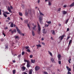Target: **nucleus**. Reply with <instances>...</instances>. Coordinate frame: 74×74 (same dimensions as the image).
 I'll return each instance as SVG.
<instances>
[{
  "label": "nucleus",
  "mask_w": 74,
  "mask_h": 74,
  "mask_svg": "<svg viewBox=\"0 0 74 74\" xmlns=\"http://www.w3.org/2000/svg\"><path fill=\"white\" fill-rule=\"evenodd\" d=\"M19 14L20 16H22V13L19 12Z\"/></svg>",
  "instance_id": "32"
},
{
  "label": "nucleus",
  "mask_w": 74,
  "mask_h": 74,
  "mask_svg": "<svg viewBox=\"0 0 74 74\" xmlns=\"http://www.w3.org/2000/svg\"><path fill=\"white\" fill-rule=\"evenodd\" d=\"M24 61L25 62H27V68H29V67H31V66L30 65V61L29 60H24Z\"/></svg>",
  "instance_id": "3"
},
{
  "label": "nucleus",
  "mask_w": 74,
  "mask_h": 74,
  "mask_svg": "<svg viewBox=\"0 0 74 74\" xmlns=\"http://www.w3.org/2000/svg\"><path fill=\"white\" fill-rule=\"evenodd\" d=\"M7 19L9 21H10L11 20V18H10V17H8L7 18Z\"/></svg>",
  "instance_id": "40"
},
{
  "label": "nucleus",
  "mask_w": 74,
  "mask_h": 74,
  "mask_svg": "<svg viewBox=\"0 0 74 74\" xmlns=\"http://www.w3.org/2000/svg\"><path fill=\"white\" fill-rule=\"evenodd\" d=\"M47 33V29H44L43 33V34H46V33Z\"/></svg>",
  "instance_id": "6"
},
{
  "label": "nucleus",
  "mask_w": 74,
  "mask_h": 74,
  "mask_svg": "<svg viewBox=\"0 0 74 74\" xmlns=\"http://www.w3.org/2000/svg\"><path fill=\"white\" fill-rule=\"evenodd\" d=\"M58 62L59 64H61V61H58Z\"/></svg>",
  "instance_id": "41"
},
{
  "label": "nucleus",
  "mask_w": 74,
  "mask_h": 74,
  "mask_svg": "<svg viewBox=\"0 0 74 74\" xmlns=\"http://www.w3.org/2000/svg\"><path fill=\"white\" fill-rule=\"evenodd\" d=\"M67 74H71V73L69 71H68Z\"/></svg>",
  "instance_id": "49"
},
{
  "label": "nucleus",
  "mask_w": 74,
  "mask_h": 74,
  "mask_svg": "<svg viewBox=\"0 0 74 74\" xmlns=\"http://www.w3.org/2000/svg\"><path fill=\"white\" fill-rule=\"evenodd\" d=\"M36 47H41V45L40 44L38 45H36Z\"/></svg>",
  "instance_id": "22"
},
{
  "label": "nucleus",
  "mask_w": 74,
  "mask_h": 74,
  "mask_svg": "<svg viewBox=\"0 0 74 74\" xmlns=\"http://www.w3.org/2000/svg\"><path fill=\"white\" fill-rule=\"evenodd\" d=\"M66 67L67 70L69 69V67L68 66H66Z\"/></svg>",
  "instance_id": "59"
},
{
  "label": "nucleus",
  "mask_w": 74,
  "mask_h": 74,
  "mask_svg": "<svg viewBox=\"0 0 74 74\" xmlns=\"http://www.w3.org/2000/svg\"><path fill=\"white\" fill-rule=\"evenodd\" d=\"M47 22L48 24H51V21H47Z\"/></svg>",
  "instance_id": "29"
},
{
  "label": "nucleus",
  "mask_w": 74,
  "mask_h": 74,
  "mask_svg": "<svg viewBox=\"0 0 74 74\" xmlns=\"http://www.w3.org/2000/svg\"><path fill=\"white\" fill-rule=\"evenodd\" d=\"M21 56V54H19L18 56V58H19Z\"/></svg>",
  "instance_id": "38"
},
{
  "label": "nucleus",
  "mask_w": 74,
  "mask_h": 74,
  "mask_svg": "<svg viewBox=\"0 0 74 74\" xmlns=\"http://www.w3.org/2000/svg\"><path fill=\"white\" fill-rule=\"evenodd\" d=\"M69 48H70V45H69L67 47L68 49H69Z\"/></svg>",
  "instance_id": "48"
},
{
  "label": "nucleus",
  "mask_w": 74,
  "mask_h": 74,
  "mask_svg": "<svg viewBox=\"0 0 74 74\" xmlns=\"http://www.w3.org/2000/svg\"><path fill=\"white\" fill-rule=\"evenodd\" d=\"M5 47V48H6L7 49H8V46H6Z\"/></svg>",
  "instance_id": "64"
},
{
  "label": "nucleus",
  "mask_w": 74,
  "mask_h": 74,
  "mask_svg": "<svg viewBox=\"0 0 74 74\" xmlns=\"http://www.w3.org/2000/svg\"><path fill=\"white\" fill-rule=\"evenodd\" d=\"M1 41L2 42H3V41H4V39L2 38L1 39Z\"/></svg>",
  "instance_id": "43"
},
{
  "label": "nucleus",
  "mask_w": 74,
  "mask_h": 74,
  "mask_svg": "<svg viewBox=\"0 0 74 74\" xmlns=\"http://www.w3.org/2000/svg\"><path fill=\"white\" fill-rule=\"evenodd\" d=\"M58 60H61V59H60V58H61V55H60V54L58 55Z\"/></svg>",
  "instance_id": "8"
},
{
  "label": "nucleus",
  "mask_w": 74,
  "mask_h": 74,
  "mask_svg": "<svg viewBox=\"0 0 74 74\" xmlns=\"http://www.w3.org/2000/svg\"><path fill=\"white\" fill-rule=\"evenodd\" d=\"M51 2L49 1V5H51Z\"/></svg>",
  "instance_id": "39"
},
{
  "label": "nucleus",
  "mask_w": 74,
  "mask_h": 74,
  "mask_svg": "<svg viewBox=\"0 0 74 74\" xmlns=\"http://www.w3.org/2000/svg\"><path fill=\"white\" fill-rule=\"evenodd\" d=\"M67 7V5H64L63 6V7L64 8H66V7Z\"/></svg>",
  "instance_id": "51"
},
{
  "label": "nucleus",
  "mask_w": 74,
  "mask_h": 74,
  "mask_svg": "<svg viewBox=\"0 0 74 74\" xmlns=\"http://www.w3.org/2000/svg\"><path fill=\"white\" fill-rule=\"evenodd\" d=\"M12 62L13 63H15V62H16L15 60H13Z\"/></svg>",
  "instance_id": "58"
},
{
  "label": "nucleus",
  "mask_w": 74,
  "mask_h": 74,
  "mask_svg": "<svg viewBox=\"0 0 74 74\" xmlns=\"http://www.w3.org/2000/svg\"><path fill=\"white\" fill-rule=\"evenodd\" d=\"M24 54H25V52L23 51L22 53V55H24Z\"/></svg>",
  "instance_id": "44"
},
{
  "label": "nucleus",
  "mask_w": 74,
  "mask_h": 74,
  "mask_svg": "<svg viewBox=\"0 0 74 74\" xmlns=\"http://www.w3.org/2000/svg\"><path fill=\"white\" fill-rule=\"evenodd\" d=\"M3 16H4L5 17V18H7V15H6L5 14V13H3Z\"/></svg>",
  "instance_id": "21"
},
{
  "label": "nucleus",
  "mask_w": 74,
  "mask_h": 74,
  "mask_svg": "<svg viewBox=\"0 0 74 74\" xmlns=\"http://www.w3.org/2000/svg\"><path fill=\"white\" fill-rule=\"evenodd\" d=\"M67 70H68V71H71V69L69 68Z\"/></svg>",
  "instance_id": "42"
},
{
  "label": "nucleus",
  "mask_w": 74,
  "mask_h": 74,
  "mask_svg": "<svg viewBox=\"0 0 74 74\" xmlns=\"http://www.w3.org/2000/svg\"><path fill=\"white\" fill-rule=\"evenodd\" d=\"M65 36V35H63L62 36H60L59 38V39L60 41H62L63 39V38H64V37Z\"/></svg>",
  "instance_id": "4"
},
{
  "label": "nucleus",
  "mask_w": 74,
  "mask_h": 74,
  "mask_svg": "<svg viewBox=\"0 0 74 74\" xmlns=\"http://www.w3.org/2000/svg\"><path fill=\"white\" fill-rule=\"evenodd\" d=\"M24 23H28V21L25 20L24 21Z\"/></svg>",
  "instance_id": "31"
},
{
  "label": "nucleus",
  "mask_w": 74,
  "mask_h": 74,
  "mask_svg": "<svg viewBox=\"0 0 74 74\" xmlns=\"http://www.w3.org/2000/svg\"><path fill=\"white\" fill-rule=\"evenodd\" d=\"M74 2L72 3L70 5V7H74Z\"/></svg>",
  "instance_id": "12"
},
{
  "label": "nucleus",
  "mask_w": 74,
  "mask_h": 74,
  "mask_svg": "<svg viewBox=\"0 0 74 74\" xmlns=\"http://www.w3.org/2000/svg\"><path fill=\"white\" fill-rule=\"evenodd\" d=\"M26 49H28V48H29V46H26L25 47Z\"/></svg>",
  "instance_id": "28"
},
{
  "label": "nucleus",
  "mask_w": 74,
  "mask_h": 74,
  "mask_svg": "<svg viewBox=\"0 0 74 74\" xmlns=\"http://www.w3.org/2000/svg\"><path fill=\"white\" fill-rule=\"evenodd\" d=\"M10 26L11 27H14V23H11Z\"/></svg>",
  "instance_id": "18"
},
{
  "label": "nucleus",
  "mask_w": 74,
  "mask_h": 74,
  "mask_svg": "<svg viewBox=\"0 0 74 74\" xmlns=\"http://www.w3.org/2000/svg\"><path fill=\"white\" fill-rule=\"evenodd\" d=\"M32 29H33V30H35V29H36V28H35L34 27H33Z\"/></svg>",
  "instance_id": "62"
},
{
  "label": "nucleus",
  "mask_w": 74,
  "mask_h": 74,
  "mask_svg": "<svg viewBox=\"0 0 74 74\" xmlns=\"http://www.w3.org/2000/svg\"><path fill=\"white\" fill-rule=\"evenodd\" d=\"M70 38V36H68L67 38V40H69V39Z\"/></svg>",
  "instance_id": "61"
},
{
  "label": "nucleus",
  "mask_w": 74,
  "mask_h": 74,
  "mask_svg": "<svg viewBox=\"0 0 74 74\" xmlns=\"http://www.w3.org/2000/svg\"><path fill=\"white\" fill-rule=\"evenodd\" d=\"M28 15V12H27V11H25V16H27Z\"/></svg>",
  "instance_id": "25"
},
{
  "label": "nucleus",
  "mask_w": 74,
  "mask_h": 74,
  "mask_svg": "<svg viewBox=\"0 0 74 74\" xmlns=\"http://www.w3.org/2000/svg\"><path fill=\"white\" fill-rule=\"evenodd\" d=\"M62 12L64 15H66L67 14V12L65 11H62Z\"/></svg>",
  "instance_id": "11"
},
{
  "label": "nucleus",
  "mask_w": 74,
  "mask_h": 74,
  "mask_svg": "<svg viewBox=\"0 0 74 74\" xmlns=\"http://www.w3.org/2000/svg\"><path fill=\"white\" fill-rule=\"evenodd\" d=\"M39 21L40 22V23L41 24H42L43 23V22H42V21L43 20V17L42 16H39Z\"/></svg>",
  "instance_id": "2"
},
{
  "label": "nucleus",
  "mask_w": 74,
  "mask_h": 74,
  "mask_svg": "<svg viewBox=\"0 0 74 74\" xmlns=\"http://www.w3.org/2000/svg\"><path fill=\"white\" fill-rule=\"evenodd\" d=\"M32 33L33 36H35V34L34 33V31H32Z\"/></svg>",
  "instance_id": "20"
},
{
  "label": "nucleus",
  "mask_w": 74,
  "mask_h": 74,
  "mask_svg": "<svg viewBox=\"0 0 74 74\" xmlns=\"http://www.w3.org/2000/svg\"><path fill=\"white\" fill-rule=\"evenodd\" d=\"M40 0H38V3H40Z\"/></svg>",
  "instance_id": "57"
},
{
  "label": "nucleus",
  "mask_w": 74,
  "mask_h": 74,
  "mask_svg": "<svg viewBox=\"0 0 74 74\" xmlns=\"http://www.w3.org/2000/svg\"><path fill=\"white\" fill-rule=\"evenodd\" d=\"M71 60V58L69 59L68 60V62H69L70 64L71 63V62H70Z\"/></svg>",
  "instance_id": "23"
},
{
  "label": "nucleus",
  "mask_w": 74,
  "mask_h": 74,
  "mask_svg": "<svg viewBox=\"0 0 74 74\" xmlns=\"http://www.w3.org/2000/svg\"><path fill=\"white\" fill-rule=\"evenodd\" d=\"M60 10H61V8H59L58 9V11H60Z\"/></svg>",
  "instance_id": "47"
},
{
  "label": "nucleus",
  "mask_w": 74,
  "mask_h": 74,
  "mask_svg": "<svg viewBox=\"0 0 74 74\" xmlns=\"http://www.w3.org/2000/svg\"><path fill=\"white\" fill-rule=\"evenodd\" d=\"M28 10L29 14L30 15H31L32 14V12H31V9H28Z\"/></svg>",
  "instance_id": "15"
},
{
  "label": "nucleus",
  "mask_w": 74,
  "mask_h": 74,
  "mask_svg": "<svg viewBox=\"0 0 74 74\" xmlns=\"http://www.w3.org/2000/svg\"><path fill=\"white\" fill-rule=\"evenodd\" d=\"M44 74H48V73L46 71H45L44 72Z\"/></svg>",
  "instance_id": "56"
},
{
  "label": "nucleus",
  "mask_w": 74,
  "mask_h": 74,
  "mask_svg": "<svg viewBox=\"0 0 74 74\" xmlns=\"http://www.w3.org/2000/svg\"><path fill=\"white\" fill-rule=\"evenodd\" d=\"M38 25V34H40L41 33V27H40V25L38 24V23H37Z\"/></svg>",
  "instance_id": "1"
},
{
  "label": "nucleus",
  "mask_w": 74,
  "mask_h": 74,
  "mask_svg": "<svg viewBox=\"0 0 74 74\" xmlns=\"http://www.w3.org/2000/svg\"><path fill=\"white\" fill-rule=\"evenodd\" d=\"M27 51L29 52H30V50L29 49H27Z\"/></svg>",
  "instance_id": "45"
},
{
  "label": "nucleus",
  "mask_w": 74,
  "mask_h": 74,
  "mask_svg": "<svg viewBox=\"0 0 74 74\" xmlns=\"http://www.w3.org/2000/svg\"><path fill=\"white\" fill-rule=\"evenodd\" d=\"M31 61L32 63H34L36 62V60H33L32 59H31Z\"/></svg>",
  "instance_id": "13"
},
{
  "label": "nucleus",
  "mask_w": 74,
  "mask_h": 74,
  "mask_svg": "<svg viewBox=\"0 0 74 74\" xmlns=\"http://www.w3.org/2000/svg\"><path fill=\"white\" fill-rule=\"evenodd\" d=\"M40 69V67L38 66H36L35 67V71H38Z\"/></svg>",
  "instance_id": "5"
},
{
  "label": "nucleus",
  "mask_w": 74,
  "mask_h": 74,
  "mask_svg": "<svg viewBox=\"0 0 74 74\" xmlns=\"http://www.w3.org/2000/svg\"><path fill=\"white\" fill-rule=\"evenodd\" d=\"M11 33L12 34H13V33H16V29H14L12 31Z\"/></svg>",
  "instance_id": "9"
},
{
  "label": "nucleus",
  "mask_w": 74,
  "mask_h": 74,
  "mask_svg": "<svg viewBox=\"0 0 74 74\" xmlns=\"http://www.w3.org/2000/svg\"><path fill=\"white\" fill-rule=\"evenodd\" d=\"M52 33L53 35H55V31L54 30L53 31V32Z\"/></svg>",
  "instance_id": "35"
},
{
  "label": "nucleus",
  "mask_w": 74,
  "mask_h": 74,
  "mask_svg": "<svg viewBox=\"0 0 74 74\" xmlns=\"http://www.w3.org/2000/svg\"><path fill=\"white\" fill-rule=\"evenodd\" d=\"M8 10L9 11V12H12L11 10V9L9 7V6L8 7Z\"/></svg>",
  "instance_id": "14"
},
{
  "label": "nucleus",
  "mask_w": 74,
  "mask_h": 74,
  "mask_svg": "<svg viewBox=\"0 0 74 74\" xmlns=\"http://www.w3.org/2000/svg\"><path fill=\"white\" fill-rule=\"evenodd\" d=\"M22 7L23 8H25V6H24V5L22 4Z\"/></svg>",
  "instance_id": "37"
},
{
  "label": "nucleus",
  "mask_w": 74,
  "mask_h": 74,
  "mask_svg": "<svg viewBox=\"0 0 74 74\" xmlns=\"http://www.w3.org/2000/svg\"><path fill=\"white\" fill-rule=\"evenodd\" d=\"M26 70V67L25 66H23L21 68L22 71H23L24 70Z\"/></svg>",
  "instance_id": "10"
},
{
  "label": "nucleus",
  "mask_w": 74,
  "mask_h": 74,
  "mask_svg": "<svg viewBox=\"0 0 74 74\" xmlns=\"http://www.w3.org/2000/svg\"><path fill=\"white\" fill-rule=\"evenodd\" d=\"M15 71H16L15 70H14L13 71V74H15Z\"/></svg>",
  "instance_id": "33"
},
{
  "label": "nucleus",
  "mask_w": 74,
  "mask_h": 74,
  "mask_svg": "<svg viewBox=\"0 0 74 74\" xmlns=\"http://www.w3.org/2000/svg\"><path fill=\"white\" fill-rule=\"evenodd\" d=\"M30 58H33V55H30Z\"/></svg>",
  "instance_id": "46"
},
{
  "label": "nucleus",
  "mask_w": 74,
  "mask_h": 74,
  "mask_svg": "<svg viewBox=\"0 0 74 74\" xmlns=\"http://www.w3.org/2000/svg\"><path fill=\"white\" fill-rule=\"evenodd\" d=\"M25 64L23 63L21 65V66H25Z\"/></svg>",
  "instance_id": "53"
},
{
  "label": "nucleus",
  "mask_w": 74,
  "mask_h": 74,
  "mask_svg": "<svg viewBox=\"0 0 74 74\" xmlns=\"http://www.w3.org/2000/svg\"><path fill=\"white\" fill-rule=\"evenodd\" d=\"M33 71V70L31 69L30 70V71L29 72V74H32V72Z\"/></svg>",
  "instance_id": "17"
},
{
  "label": "nucleus",
  "mask_w": 74,
  "mask_h": 74,
  "mask_svg": "<svg viewBox=\"0 0 74 74\" xmlns=\"http://www.w3.org/2000/svg\"><path fill=\"white\" fill-rule=\"evenodd\" d=\"M34 27H35V28H36V27L37 26L36 25H34Z\"/></svg>",
  "instance_id": "63"
},
{
  "label": "nucleus",
  "mask_w": 74,
  "mask_h": 74,
  "mask_svg": "<svg viewBox=\"0 0 74 74\" xmlns=\"http://www.w3.org/2000/svg\"><path fill=\"white\" fill-rule=\"evenodd\" d=\"M0 15H1V10L0 9Z\"/></svg>",
  "instance_id": "52"
},
{
  "label": "nucleus",
  "mask_w": 74,
  "mask_h": 74,
  "mask_svg": "<svg viewBox=\"0 0 74 74\" xmlns=\"http://www.w3.org/2000/svg\"><path fill=\"white\" fill-rule=\"evenodd\" d=\"M16 29L17 32H18V33L21 34V31H20V30H19V29L17 27H16Z\"/></svg>",
  "instance_id": "7"
},
{
  "label": "nucleus",
  "mask_w": 74,
  "mask_h": 74,
  "mask_svg": "<svg viewBox=\"0 0 74 74\" xmlns=\"http://www.w3.org/2000/svg\"><path fill=\"white\" fill-rule=\"evenodd\" d=\"M3 13L5 14H7V15H8L9 14H10V13L8 12H7L6 11L5 12H4Z\"/></svg>",
  "instance_id": "19"
},
{
  "label": "nucleus",
  "mask_w": 74,
  "mask_h": 74,
  "mask_svg": "<svg viewBox=\"0 0 74 74\" xmlns=\"http://www.w3.org/2000/svg\"><path fill=\"white\" fill-rule=\"evenodd\" d=\"M10 8L12 10L13 9V7H12V6L11 5L10 6Z\"/></svg>",
  "instance_id": "60"
},
{
  "label": "nucleus",
  "mask_w": 74,
  "mask_h": 74,
  "mask_svg": "<svg viewBox=\"0 0 74 74\" xmlns=\"http://www.w3.org/2000/svg\"><path fill=\"white\" fill-rule=\"evenodd\" d=\"M39 13L40 14V15H42V16H44V14H42V12H40Z\"/></svg>",
  "instance_id": "27"
},
{
  "label": "nucleus",
  "mask_w": 74,
  "mask_h": 74,
  "mask_svg": "<svg viewBox=\"0 0 74 74\" xmlns=\"http://www.w3.org/2000/svg\"><path fill=\"white\" fill-rule=\"evenodd\" d=\"M14 37H15V39H17L18 40H19V36H15Z\"/></svg>",
  "instance_id": "16"
},
{
  "label": "nucleus",
  "mask_w": 74,
  "mask_h": 74,
  "mask_svg": "<svg viewBox=\"0 0 74 74\" xmlns=\"http://www.w3.org/2000/svg\"><path fill=\"white\" fill-rule=\"evenodd\" d=\"M69 21V20H67L66 21V24H67V22H68V21Z\"/></svg>",
  "instance_id": "50"
},
{
  "label": "nucleus",
  "mask_w": 74,
  "mask_h": 74,
  "mask_svg": "<svg viewBox=\"0 0 74 74\" xmlns=\"http://www.w3.org/2000/svg\"><path fill=\"white\" fill-rule=\"evenodd\" d=\"M2 33L3 35L4 36V37H5V36H6L5 35V34L4 33V31H3Z\"/></svg>",
  "instance_id": "24"
},
{
  "label": "nucleus",
  "mask_w": 74,
  "mask_h": 74,
  "mask_svg": "<svg viewBox=\"0 0 74 74\" xmlns=\"http://www.w3.org/2000/svg\"><path fill=\"white\" fill-rule=\"evenodd\" d=\"M51 40H53V37L52 36L51 37Z\"/></svg>",
  "instance_id": "55"
},
{
  "label": "nucleus",
  "mask_w": 74,
  "mask_h": 74,
  "mask_svg": "<svg viewBox=\"0 0 74 74\" xmlns=\"http://www.w3.org/2000/svg\"><path fill=\"white\" fill-rule=\"evenodd\" d=\"M42 45H45V43L44 42H42Z\"/></svg>",
  "instance_id": "54"
},
{
  "label": "nucleus",
  "mask_w": 74,
  "mask_h": 74,
  "mask_svg": "<svg viewBox=\"0 0 74 74\" xmlns=\"http://www.w3.org/2000/svg\"><path fill=\"white\" fill-rule=\"evenodd\" d=\"M51 61H52V62H53L54 61V59H53V58H51Z\"/></svg>",
  "instance_id": "36"
},
{
  "label": "nucleus",
  "mask_w": 74,
  "mask_h": 74,
  "mask_svg": "<svg viewBox=\"0 0 74 74\" xmlns=\"http://www.w3.org/2000/svg\"><path fill=\"white\" fill-rule=\"evenodd\" d=\"M71 41H72V40H71L69 41V45H70V44L71 43Z\"/></svg>",
  "instance_id": "34"
},
{
  "label": "nucleus",
  "mask_w": 74,
  "mask_h": 74,
  "mask_svg": "<svg viewBox=\"0 0 74 74\" xmlns=\"http://www.w3.org/2000/svg\"><path fill=\"white\" fill-rule=\"evenodd\" d=\"M48 52L49 54L50 55L52 56V53L50 52L49 51Z\"/></svg>",
  "instance_id": "26"
},
{
  "label": "nucleus",
  "mask_w": 74,
  "mask_h": 74,
  "mask_svg": "<svg viewBox=\"0 0 74 74\" xmlns=\"http://www.w3.org/2000/svg\"><path fill=\"white\" fill-rule=\"evenodd\" d=\"M27 26L28 27H29V29H30V24H27Z\"/></svg>",
  "instance_id": "30"
}]
</instances>
